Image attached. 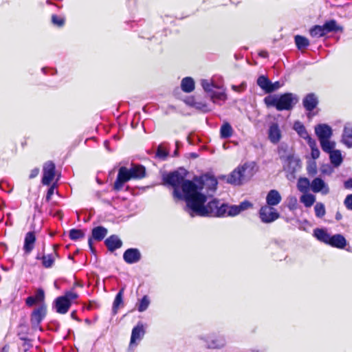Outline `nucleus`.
<instances>
[{"mask_svg":"<svg viewBox=\"0 0 352 352\" xmlns=\"http://www.w3.org/2000/svg\"><path fill=\"white\" fill-rule=\"evenodd\" d=\"M186 170L179 169L163 177L164 182L173 188V197L184 200L186 210L191 217L195 213L200 204L206 203L217 188V181L211 175H204L193 181L185 179Z\"/></svg>","mask_w":352,"mask_h":352,"instance_id":"nucleus-1","label":"nucleus"},{"mask_svg":"<svg viewBox=\"0 0 352 352\" xmlns=\"http://www.w3.org/2000/svg\"><path fill=\"white\" fill-rule=\"evenodd\" d=\"M212 195L213 192H210ZM211 195L206 203L200 204L195 216L200 217H223L236 216L240 213L237 205L221 204L216 199H210Z\"/></svg>","mask_w":352,"mask_h":352,"instance_id":"nucleus-2","label":"nucleus"},{"mask_svg":"<svg viewBox=\"0 0 352 352\" xmlns=\"http://www.w3.org/2000/svg\"><path fill=\"white\" fill-rule=\"evenodd\" d=\"M201 85L214 103H219L221 101L224 102L227 100L226 88L221 78L204 79L201 80Z\"/></svg>","mask_w":352,"mask_h":352,"instance_id":"nucleus-3","label":"nucleus"},{"mask_svg":"<svg viewBox=\"0 0 352 352\" xmlns=\"http://www.w3.org/2000/svg\"><path fill=\"white\" fill-rule=\"evenodd\" d=\"M145 176V168L141 165L133 166L131 168L124 166L120 168L113 188L119 191L124 184L131 179H142Z\"/></svg>","mask_w":352,"mask_h":352,"instance_id":"nucleus-4","label":"nucleus"},{"mask_svg":"<svg viewBox=\"0 0 352 352\" xmlns=\"http://www.w3.org/2000/svg\"><path fill=\"white\" fill-rule=\"evenodd\" d=\"M267 107H274L278 111L289 110L298 102L297 97L291 93H287L280 96H268L264 99Z\"/></svg>","mask_w":352,"mask_h":352,"instance_id":"nucleus-5","label":"nucleus"},{"mask_svg":"<svg viewBox=\"0 0 352 352\" xmlns=\"http://www.w3.org/2000/svg\"><path fill=\"white\" fill-rule=\"evenodd\" d=\"M78 295L72 290L67 291L65 295L56 298L54 307L57 313L60 314H66L71 307L72 302L77 299Z\"/></svg>","mask_w":352,"mask_h":352,"instance_id":"nucleus-6","label":"nucleus"},{"mask_svg":"<svg viewBox=\"0 0 352 352\" xmlns=\"http://www.w3.org/2000/svg\"><path fill=\"white\" fill-rule=\"evenodd\" d=\"M258 214L261 221L264 223H272L280 217L276 208L267 205H265L260 208Z\"/></svg>","mask_w":352,"mask_h":352,"instance_id":"nucleus-7","label":"nucleus"},{"mask_svg":"<svg viewBox=\"0 0 352 352\" xmlns=\"http://www.w3.org/2000/svg\"><path fill=\"white\" fill-rule=\"evenodd\" d=\"M267 137L270 142L274 144H277L280 141L282 131L278 122H272L269 124Z\"/></svg>","mask_w":352,"mask_h":352,"instance_id":"nucleus-8","label":"nucleus"},{"mask_svg":"<svg viewBox=\"0 0 352 352\" xmlns=\"http://www.w3.org/2000/svg\"><path fill=\"white\" fill-rule=\"evenodd\" d=\"M55 177V165L51 162L45 163L43 168L42 183L43 185H50Z\"/></svg>","mask_w":352,"mask_h":352,"instance_id":"nucleus-9","label":"nucleus"},{"mask_svg":"<svg viewBox=\"0 0 352 352\" xmlns=\"http://www.w3.org/2000/svg\"><path fill=\"white\" fill-rule=\"evenodd\" d=\"M46 315V307L44 305L34 310L31 316V324L33 329H41L39 327L41 322L43 320Z\"/></svg>","mask_w":352,"mask_h":352,"instance_id":"nucleus-10","label":"nucleus"},{"mask_svg":"<svg viewBox=\"0 0 352 352\" xmlns=\"http://www.w3.org/2000/svg\"><path fill=\"white\" fill-rule=\"evenodd\" d=\"M300 168V161L298 158L288 155L284 160L283 169L288 173L293 175Z\"/></svg>","mask_w":352,"mask_h":352,"instance_id":"nucleus-11","label":"nucleus"},{"mask_svg":"<svg viewBox=\"0 0 352 352\" xmlns=\"http://www.w3.org/2000/svg\"><path fill=\"white\" fill-rule=\"evenodd\" d=\"M239 167L244 182L248 181L256 172L254 162L245 163L243 165L239 166Z\"/></svg>","mask_w":352,"mask_h":352,"instance_id":"nucleus-12","label":"nucleus"},{"mask_svg":"<svg viewBox=\"0 0 352 352\" xmlns=\"http://www.w3.org/2000/svg\"><path fill=\"white\" fill-rule=\"evenodd\" d=\"M206 342L210 349H221L226 345V340L223 336L214 335L208 336Z\"/></svg>","mask_w":352,"mask_h":352,"instance_id":"nucleus-13","label":"nucleus"},{"mask_svg":"<svg viewBox=\"0 0 352 352\" xmlns=\"http://www.w3.org/2000/svg\"><path fill=\"white\" fill-rule=\"evenodd\" d=\"M311 190L315 193L321 192L322 195H327L329 192L328 185L320 177H316L312 180Z\"/></svg>","mask_w":352,"mask_h":352,"instance_id":"nucleus-14","label":"nucleus"},{"mask_svg":"<svg viewBox=\"0 0 352 352\" xmlns=\"http://www.w3.org/2000/svg\"><path fill=\"white\" fill-rule=\"evenodd\" d=\"M123 259L129 264L138 263L141 259V253L137 248L127 249L123 254Z\"/></svg>","mask_w":352,"mask_h":352,"instance_id":"nucleus-15","label":"nucleus"},{"mask_svg":"<svg viewBox=\"0 0 352 352\" xmlns=\"http://www.w3.org/2000/svg\"><path fill=\"white\" fill-rule=\"evenodd\" d=\"M145 333L144 325L142 323H138L137 326H135L131 333V341H130V348H132L133 346H136V341H140L142 339Z\"/></svg>","mask_w":352,"mask_h":352,"instance_id":"nucleus-16","label":"nucleus"},{"mask_svg":"<svg viewBox=\"0 0 352 352\" xmlns=\"http://www.w3.org/2000/svg\"><path fill=\"white\" fill-rule=\"evenodd\" d=\"M315 132L319 140L330 139L332 135L331 128L326 124H320L316 126Z\"/></svg>","mask_w":352,"mask_h":352,"instance_id":"nucleus-17","label":"nucleus"},{"mask_svg":"<svg viewBox=\"0 0 352 352\" xmlns=\"http://www.w3.org/2000/svg\"><path fill=\"white\" fill-rule=\"evenodd\" d=\"M281 200V195L276 190H270L266 196L267 205L272 207L279 204Z\"/></svg>","mask_w":352,"mask_h":352,"instance_id":"nucleus-18","label":"nucleus"},{"mask_svg":"<svg viewBox=\"0 0 352 352\" xmlns=\"http://www.w3.org/2000/svg\"><path fill=\"white\" fill-rule=\"evenodd\" d=\"M318 103V97L313 93L307 94L302 100L304 107L309 111L314 109Z\"/></svg>","mask_w":352,"mask_h":352,"instance_id":"nucleus-19","label":"nucleus"},{"mask_svg":"<svg viewBox=\"0 0 352 352\" xmlns=\"http://www.w3.org/2000/svg\"><path fill=\"white\" fill-rule=\"evenodd\" d=\"M36 236L34 232H28L24 240L23 250L26 254H29L34 248Z\"/></svg>","mask_w":352,"mask_h":352,"instance_id":"nucleus-20","label":"nucleus"},{"mask_svg":"<svg viewBox=\"0 0 352 352\" xmlns=\"http://www.w3.org/2000/svg\"><path fill=\"white\" fill-rule=\"evenodd\" d=\"M105 244L111 252L120 248L122 246V241L118 236L112 235L107 238L105 241Z\"/></svg>","mask_w":352,"mask_h":352,"instance_id":"nucleus-21","label":"nucleus"},{"mask_svg":"<svg viewBox=\"0 0 352 352\" xmlns=\"http://www.w3.org/2000/svg\"><path fill=\"white\" fill-rule=\"evenodd\" d=\"M228 182L234 185H241L244 183L239 167L236 168L228 176Z\"/></svg>","mask_w":352,"mask_h":352,"instance_id":"nucleus-22","label":"nucleus"},{"mask_svg":"<svg viewBox=\"0 0 352 352\" xmlns=\"http://www.w3.org/2000/svg\"><path fill=\"white\" fill-rule=\"evenodd\" d=\"M328 244L338 248H344L346 245V239L341 234H335L330 236Z\"/></svg>","mask_w":352,"mask_h":352,"instance_id":"nucleus-23","label":"nucleus"},{"mask_svg":"<svg viewBox=\"0 0 352 352\" xmlns=\"http://www.w3.org/2000/svg\"><path fill=\"white\" fill-rule=\"evenodd\" d=\"M294 129L297 133L303 139L307 140V142L309 140H313L307 131L305 126L300 122H295L294 124Z\"/></svg>","mask_w":352,"mask_h":352,"instance_id":"nucleus-24","label":"nucleus"},{"mask_svg":"<svg viewBox=\"0 0 352 352\" xmlns=\"http://www.w3.org/2000/svg\"><path fill=\"white\" fill-rule=\"evenodd\" d=\"M342 141L349 147L352 146V124H347L344 126L342 135Z\"/></svg>","mask_w":352,"mask_h":352,"instance_id":"nucleus-25","label":"nucleus"},{"mask_svg":"<svg viewBox=\"0 0 352 352\" xmlns=\"http://www.w3.org/2000/svg\"><path fill=\"white\" fill-rule=\"evenodd\" d=\"M182 89L186 93L192 92L195 89V82L190 77H186L181 82Z\"/></svg>","mask_w":352,"mask_h":352,"instance_id":"nucleus-26","label":"nucleus"},{"mask_svg":"<svg viewBox=\"0 0 352 352\" xmlns=\"http://www.w3.org/2000/svg\"><path fill=\"white\" fill-rule=\"evenodd\" d=\"M314 236L319 241L328 244L330 241V234L323 229L316 228L314 231Z\"/></svg>","mask_w":352,"mask_h":352,"instance_id":"nucleus-27","label":"nucleus"},{"mask_svg":"<svg viewBox=\"0 0 352 352\" xmlns=\"http://www.w3.org/2000/svg\"><path fill=\"white\" fill-rule=\"evenodd\" d=\"M107 234V230L102 226H98L92 230V238L97 241L102 240Z\"/></svg>","mask_w":352,"mask_h":352,"instance_id":"nucleus-28","label":"nucleus"},{"mask_svg":"<svg viewBox=\"0 0 352 352\" xmlns=\"http://www.w3.org/2000/svg\"><path fill=\"white\" fill-rule=\"evenodd\" d=\"M300 201L306 208H310L316 201V196L309 192L303 193L300 197Z\"/></svg>","mask_w":352,"mask_h":352,"instance_id":"nucleus-29","label":"nucleus"},{"mask_svg":"<svg viewBox=\"0 0 352 352\" xmlns=\"http://www.w3.org/2000/svg\"><path fill=\"white\" fill-rule=\"evenodd\" d=\"M297 188L302 193L308 192L311 188V183L306 177L300 178L297 183Z\"/></svg>","mask_w":352,"mask_h":352,"instance_id":"nucleus-30","label":"nucleus"},{"mask_svg":"<svg viewBox=\"0 0 352 352\" xmlns=\"http://www.w3.org/2000/svg\"><path fill=\"white\" fill-rule=\"evenodd\" d=\"M329 154L331 164L335 166H338L342 162L341 152L339 150H333Z\"/></svg>","mask_w":352,"mask_h":352,"instance_id":"nucleus-31","label":"nucleus"},{"mask_svg":"<svg viewBox=\"0 0 352 352\" xmlns=\"http://www.w3.org/2000/svg\"><path fill=\"white\" fill-rule=\"evenodd\" d=\"M233 129L228 122H225L220 129V135L222 138H228L232 135Z\"/></svg>","mask_w":352,"mask_h":352,"instance_id":"nucleus-32","label":"nucleus"},{"mask_svg":"<svg viewBox=\"0 0 352 352\" xmlns=\"http://www.w3.org/2000/svg\"><path fill=\"white\" fill-rule=\"evenodd\" d=\"M271 81L265 76H261L257 79V85L266 93H269Z\"/></svg>","mask_w":352,"mask_h":352,"instance_id":"nucleus-33","label":"nucleus"},{"mask_svg":"<svg viewBox=\"0 0 352 352\" xmlns=\"http://www.w3.org/2000/svg\"><path fill=\"white\" fill-rule=\"evenodd\" d=\"M323 25L326 34L333 31L337 32L342 30V28L340 26L338 25L337 23L334 20L327 21Z\"/></svg>","mask_w":352,"mask_h":352,"instance_id":"nucleus-34","label":"nucleus"},{"mask_svg":"<svg viewBox=\"0 0 352 352\" xmlns=\"http://www.w3.org/2000/svg\"><path fill=\"white\" fill-rule=\"evenodd\" d=\"M320 142L322 149L324 152L329 153L333 151V148L335 147V143L333 142L330 141L329 139H324L320 140Z\"/></svg>","mask_w":352,"mask_h":352,"instance_id":"nucleus-35","label":"nucleus"},{"mask_svg":"<svg viewBox=\"0 0 352 352\" xmlns=\"http://www.w3.org/2000/svg\"><path fill=\"white\" fill-rule=\"evenodd\" d=\"M310 34L313 37H321L326 34L324 25H315L310 30Z\"/></svg>","mask_w":352,"mask_h":352,"instance_id":"nucleus-36","label":"nucleus"},{"mask_svg":"<svg viewBox=\"0 0 352 352\" xmlns=\"http://www.w3.org/2000/svg\"><path fill=\"white\" fill-rule=\"evenodd\" d=\"M55 257V253L52 254L44 255L41 258L43 265L47 268L51 267L54 263Z\"/></svg>","mask_w":352,"mask_h":352,"instance_id":"nucleus-37","label":"nucleus"},{"mask_svg":"<svg viewBox=\"0 0 352 352\" xmlns=\"http://www.w3.org/2000/svg\"><path fill=\"white\" fill-rule=\"evenodd\" d=\"M150 305V299L148 296H144L138 304V310L140 312L146 311Z\"/></svg>","mask_w":352,"mask_h":352,"instance_id":"nucleus-38","label":"nucleus"},{"mask_svg":"<svg viewBox=\"0 0 352 352\" xmlns=\"http://www.w3.org/2000/svg\"><path fill=\"white\" fill-rule=\"evenodd\" d=\"M295 43L298 49H302L307 47L309 45V42L307 38L302 36H295Z\"/></svg>","mask_w":352,"mask_h":352,"instance_id":"nucleus-39","label":"nucleus"},{"mask_svg":"<svg viewBox=\"0 0 352 352\" xmlns=\"http://www.w3.org/2000/svg\"><path fill=\"white\" fill-rule=\"evenodd\" d=\"M314 211L317 217H323L326 213L324 205L320 202L316 203L314 206Z\"/></svg>","mask_w":352,"mask_h":352,"instance_id":"nucleus-40","label":"nucleus"},{"mask_svg":"<svg viewBox=\"0 0 352 352\" xmlns=\"http://www.w3.org/2000/svg\"><path fill=\"white\" fill-rule=\"evenodd\" d=\"M311 149V157L314 159H317L320 156V151L317 148L316 142L314 140H309L307 142Z\"/></svg>","mask_w":352,"mask_h":352,"instance_id":"nucleus-41","label":"nucleus"},{"mask_svg":"<svg viewBox=\"0 0 352 352\" xmlns=\"http://www.w3.org/2000/svg\"><path fill=\"white\" fill-rule=\"evenodd\" d=\"M85 236V232L78 229H72L69 231V237L72 240L76 241Z\"/></svg>","mask_w":352,"mask_h":352,"instance_id":"nucleus-42","label":"nucleus"},{"mask_svg":"<svg viewBox=\"0 0 352 352\" xmlns=\"http://www.w3.org/2000/svg\"><path fill=\"white\" fill-rule=\"evenodd\" d=\"M124 289H121L119 292L117 294L113 305V309L115 312L118 309L119 306L122 304V296H123Z\"/></svg>","mask_w":352,"mask_h":352,"instance_id":"nucleus-43","label":"nucleus"},{"mask_svg":"<svg viewBox=\"0 0 352 352\" xmlns=\"http://www.w3.org/2000/svg\"><path fill=\"white\" fill-rule=\"evenodd\" d=\"M52 22L54 25L61 27L65 23V19L62 16L57 15H52Z\"/></svg>","mask_w":352,"mask_h":352,"instance_id":"nucleus-44","label":"nucleus"},{"mask_svg":"<svg viewBox=\"0 0 352 352\" xmlns=\"http://www.w3.org/2000/svg\"><path fill=\"white\" fill-rule=\"evenodd\" d=\"M287 207L289 210H293L297 207V199L294 196H289L287 198Z\"/></svg>","mask_w":352,"mask_h":352,"instance_id":"nucleus-45","label":"nucleus"},{"mask_svg":"<svg viewBox=\"0 0 352 352\" xmlns=\"http://www.w3.org/2000/svg\"><path fill=\"white\" fill-rule=\"evenodd\" d=\"M237 206L239 207V209L240 210V213H241L242 211L246 210L252 208V204L250 203V201H245L241 202L239 205H237Z\"/></svg>","mask_w":352,"mask_h":352,"instance_id":"nucleus-46","label":"nucleus"},{"mask_svg":"<svg viewBox=\"0 0 352 352\" xmlns=\"http://www.w3.org/2000/svg\"><path fill=\"white\" fill-rule=\"evenodd\" d=\"M283 84L280 83L279 81H276L275 82H271L269 93L273 92V91L278 89L279 88H280L283 86Z\"/></svg>","mask_w":352,"mask_h":352,"instance_id":"nucleus-47","label":"nucleus"},{"mask_svg":"<svg viewBox=\"0 0 352 352\" xmlns=\"http://www.w3.org/2000/svg\"><path fill=\"white\" fill-rule=\"evenodd\" d=\"M45 297L44 292L43 289H38L36 291V295L34 298H36V301H43Z\"/></svg>","mask_w":352,"mask_h":352,"instance_id":"nucleus-48","label":"nucleus"},{"mask_svg":"<svg viewBox=\"0 0 352 352\" xmlns=\"http://www.w3.org/2000/svg\"><path fill=\"white\" fill-rule=\"evenodd\" d=\"M344 204L348 209L352 210V195H348L346 197Z\"/></svg>","mask_w":352,"mask_h":352,"instance_id":"nucleus-49","label":"nucleus"},{"mask_svg":"<svg viewBox=\"0 0 352 352\" xmlns=\"http://www.w3.org/2000/svg\"><path fill=\"white\" fill-rule=\"evenodd\" d=\"M245 84L243 82L241 83L239 86H236V85L232 86V89L236 92H241L245 89Z\"/></svg>","mask_w":352,"mask_h":352,"instance_id":"nucleus-50","label":"nucleus"},{"mask_svg":"<svg viewBox=\"0 0 352 352\" xmlns=\"http://www.w3.org/2000/svg\"><path fill=\"white\" fill-rule=\"evenodd\" d=\"M196 107L204 112L210 111V109L208 107L206 104L197 103L196 104Z\"/></svg>","mask_w":352,"mask_h":352,"instance_id":"nucleus-51","label":"nucleus"},{"mask_svg":"<svg viewBox=\"0 0 352 352\" xmlns=\"http://www.w3.org/2000/svg\"><path fill=\"white\" fill-rule=\"evenodd\" d=\"M55 191V186L52 185L48 190L47 196H46V200L49 201L51 199V197L54 195Z\"/></svg>","mask_w":352,"mask_h":352,"instance_id":"nucleus-52","label":"nucleus"},{"mask_svg":"<svg viewBox=\"0 0 352 352\" xmlns=\"http://www.w3.org/2000/svg\"><path fill=\"white\" fill-rule=\"evenodd\" d=\"M308 172L309 174L312 175L316 173V165L315 162H314L312 164L309 166V167L308 168Z\"/></svg>","mask_w":352,"mask_h":352,"instance_id":"nucleus-53","label":"nucleus"},{"mask_svg":"<svg viewBox=\"0 0 352 352\" xmlns=\"http://www.w3.org/2000/svg\"><path fill=\"white\" fill-rule=\"evenodd\" d=\"M36 302V298L34 296H30L26 299V304L30 307L34 305Z\"/></svg>","mask_w":352,"mask_h":352,"instance_id":"nucleus-54","label":"nucleus"},{"mask_svg":"<svg viewBox=\"0 0 352 352\" xmlns=\"http://www.w3.org/2000/svg\"><path fill=\"white\" fill-rule=\"evenodd\" d=\"M157 155L160 157H165L167 155V153L161 147H159L157 151Z\"/></svg>","mask_w":352,"mask_h":352,"instance_id":"nucleus-55","label":"nucleus"},{"mask_svg":"<svg viewBox=\"0 0 352 352\" xmlns=\"http://www.w3.org/2000/svg\"><path fill=\"white\" fill-rule=\"evenodd\" d=\"M38 173H39V169L37 168H35L31 170L29 177L30 179H33L38 175Z\"/></svg>","mask_w":352,"mask_h":352,"instance_id":"nucleus-56","label":"nucleus"},{"mask_svg":"<svg viewBox=\"0 0 352 352\" xmlns=\"http://www.w3.org/2000/svg\"><path fill=\"white\" fill-rule=\"evenodd\" d=\"M344 186L346 188H352V179H349L344 183Z\"/></svg>","mask_w":352,"mask_h":352,"instance_id":"nucleus-57","label":"nucleus"},{"mask_svg":"<svg viewBox=\"0 0 352 352\" xmlns=\"http://www.w3.org/2000/svg\"><path fill=\"white\" fill-rule=\"evenodd\" d=\"M259 56L263 58H267L268 56V53L266 51H261L259 52Z\"/></svg>","mask_w":352,"mask_h":352,"instance_id":"nucleus-58","label":"nucleus"},{"mask_svg":"<svg viewBox=\"0 0 352 352\" xmlns=\"http://www.w3.org/2000/svg\"><path fill=\"white\" fill-rule=\"evenodd\" d=\"M24 340H25V342H27V340L24 339ZM29 348H30V344H29V343H27V342H25V343H24V350H25V351H27V350H28V349H29Z\"/></svg>","mask_w":352,"mask_h":352,"instance_id":"nucleus-59","label":"nucleus"},{"mask_svg":"<svg viewBox=\"0 0 352 352\" xmlns=\"http://www.w3.org/2000/svg\"><path fill=\"white\" fill-rule=\"evenodd\" d=\"M88 243H89L90 248L92 250V239H91V238L89 239Z\"/></svg>","mask_w":352,"mask_h":352,"instance_id":"nucleus-60","label":"nucleus"},{"mask_svg":"<svg viewBox=\"0 0 352 352\" xmlns=\"http://www.w3.org/2000/svg\"><path fill=\"white\" fill-rule=\"evenodd\" d=\"M71 316L72 318L74 319H76V312L75 311H73L72 314H71Z\"/></svg>","mask_w":352,"mask_h":352,"instance_id":"nucleus-61","label":"nucleus"},{"mask_svg":"<svg viewBox=\"0 0 352 352\" xmlns=\"http://www.w3.org/2000/svg\"><path fill=\"white\" fill-rule=\"evenodd\" d=\"M336 219H340V215L337 214V215H336Z\"/></svg>","mask_w":352,"mask_h":352,"instance_id":"nucleus-62","label":"nucleus"}]
</instances>
